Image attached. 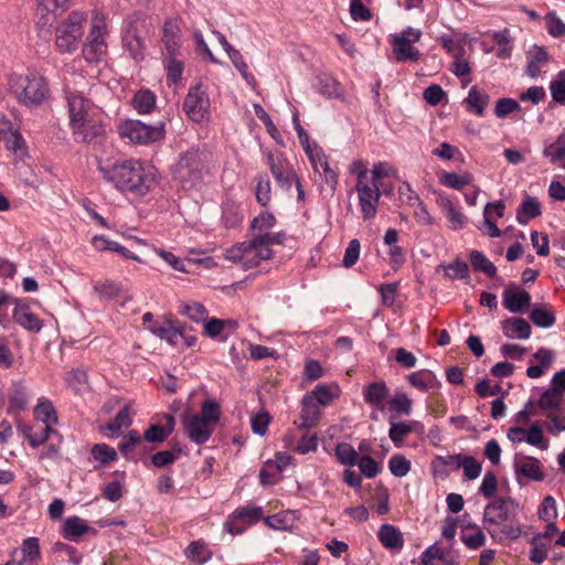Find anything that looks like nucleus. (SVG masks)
<instances>
[{"label":"nucleus","instance_id":"nucleus-44","mask_svg":"<svg viewBox=\"0 0 565 565\" xmlns=\"http://www.w3.org/2000/svg\"><path fill=\"white\" fill-rule=\"evenodd\" d=\"M180 313L194 322H204L207 319L206 308L196 301L182 303Z\"/></svg>","mask_w":565,"mask_h":565},{"label":"nucleus","instance_id":"nucleus-43","mask_svg":"<svg viewBox=\"0 0 565 565\" xmlns=\"http://www.w3.org/2000/svg\"><path fill=\"white\" fill-rule=\"evenodd\" d=\"M391 411H394L398 415H411L413 411V401L407 396L406 393H396L386 404Z\"/></svg>","mask_w":565,"mask_h":565},{"label":"nucleus","instance_id":"nucleus-14","mask_svg":"<svg viewBox=\"0 0 565 565\" xmlns=\"http://www.w3.org/2000/svg\"><path fill=\"white\" fill-rule=\"evenodd\" d=\"M355 190L358 192L359 205L361 207L363 218H374L381 198L380 185L377 183L356 182Z\"/></svg>","mask_w":565,"mask_h":565},{"label":"nucleus","instance_id":"nucleus-30","mask_svg":"<svg viewBox=\"0 0 565 565\" xmlns=\"http://www.w3.org/2000/svg\"><path fill=\"white\" fill-rule=\"evenodd\" d=\"M548 60L550 55L545 47L536 45L533 46L527 55V63L525 67L526 75L531 78H536L540 75L542 65L547 63Z\"/></svg>","mask_w":565,"mask_h":565},{"label":"nucleus","instance_id":"nucleus-15","mask_svg":"<svg viewBox=\"0 0 565 565\" xmlns=\"http://www.w3.org/2000/svg\"><path fill=\"white\" fill-rule=\"evenodd\" d=\"M263 515L259 507L248 505L236 509L225 523V529L233 535L241 534L250 524L256 523Z\"/></svg>","mask_w":565,"mask_h":565},{"label":"nucleus","instance_id":"nucleus-19","mask_svg":"<svg viewBox=\"0 0 565 565\" xmlns=\"http://www.w3.org/2000/svg\"><path fill=\"white\" fill-rule=\"evenodd\" d=\"M149 329L161 340L167 341L171 345H178L181 335H183L185 324L175 320H168L163 323L154 322Z\"/></svg>","mask_w":565,"mask_h":565},{"label":"nucleus","instance_id":"nucleus-35","mask_svg":"<svg viewBox=\"0 0 565 565\" xmlns=\"http://www.w3.org/2000/svg\"><path fill=\"white\" fill-rule=\"evenodd\" d=\"M17 427L24 434L25 439L32 448L40 447L50 438L52 434H56L53 427L44 426L36 431H32L30 427L21 424H18Z\"/></svg>","mask_w":565,"mask_h":565},{"label":"nucleus","instance_id":"nucleus-25","mask_svg":"<svg viewBox=\"0 0 565 565\" xmlns=\"http://www.w3.org/2000/svg\"><path fill=\"white\" fill-rule=\"evenodd\" d=\"M34 419L43 423L46 427H53L58 423L57 411L49 398H39L33 408Z\"/></svg>","mask_w":565,"mask_h":565},{"label":"nucleus","instance_id":"nucleus-21","mask_svg":"<svg viewBox=\"0 0 565 565\" xmlns=\"http://www.w3.org/2000/svg\"><path fill=\"white\" fill-rule=\"evenodd\" d=\"M407 381L411 386L420 392H435L440 387V382L435 373L427 369L409 373Z\"/></svg>","mask_w":565,"mask_h":565},{"label":"nucleus","instance_id":"nucleus-31","mask_svg":"<svg viewBox=\"0 0 565 565\" xmlns=\"http://www.w3.org/2000/svg\"><path fill=\"white\" fill-rule=\"evenodd\" d=\"M164 424H153L145 431V439L150 443L163 441L174 429V417L170 414L164 415Z\"/></svg>","mask_w":565,"mask_h":565},{"label":"nucleus","instance_id":"nucleus-46","mask_svg":"<svg viewBox=\"0 0 565 565\" xmlns=\"http://www.w3.org/2000/svg\"><path fill=\"white\" fill-rule=\"evenodd\" d=\"M439 182L455 190H461L465 185L470 184L471 175L468 173L457 174L455 172H443L439 174Z\"/></svg>","mask_w":565,"mask_h":565},{"label":"nucleus","instance_id":"nucleus-49","mask_svg":"<svg viewBox=\"0 0 565 565\" xmlns=\"http://www.w3.org/2000/svg\"><path fill=\"white\" fill-rule=\"evenodd\" d=\"M544 157L550 158L551 162L556 163L565 158V132L547 146L543 151Z\"/></svg>","mask_w":565,"mask_h":565},{"label":"nucleus","instance_id":"nucleus-29","mask_svg":"<svg viewBox=\"0 0 565 565\" xmlns=\"http://www.w3.org/2000/svg\"><path fill=\"white\" fill-rule=\"evenodd\" d=\"M377 537L382 545L388 550H401L404 545L403 534L392 524L381 525Z\"/></svg>","mask_w":565,"mask_h":565},{"label":"nucleus","instance_id":"nucleus-51","mask_svg":"<svg viewBox=\"0 0 565 565\" xmlns=\"http://www.w3.org/2000/svg\"><path fill=\"white\" fill-rule=\"evenodd\" d=\"M494 42L499 45L497 56L499 58H509L513 49L509 30H502L493 34Z\"/></svg>","mask_w":565,"mask_h":565},{"label":"nucleus","instance_id":"nucleus-54","mask_svg":"<svg viewBox=\"0 0 565 565\" xmlns=\"http://www.w3.org/2000/svg\"><path fill=\"white\" fill-rule=\"evenodd\" d=\"M388 469L397 478L405 477L411 470V461L403 455H394L390 458Z\"/></svg>","mask_w":565,"mask_h":565},{"label":"nucleus","instance_id":"nucleus-28","mask_svg":"<svg viewBox=\"0 0 565 565\" xmlns=\"http://www.w3.org/2000/svg\"><path fill=\"white\" fill-rule=\"evenodd\" d=\"M437 204L448 218L452 230H460L463 227L466 217L460 211L456 209L455 204L448 196L439 194L437 198Z\"/></svg>","mask_w":565,"mask_h":565},{"label":"nucleus","instance_id":"nucleus-1","mask_svg":"<svg viewBox=\"0 0 565 565\" xmlns=\"http://www.w3.org/2000/svg\"><path fill=\"white\" fill-rule=\"evenodd\" d=\"M70 128L76 142L90 143L105 132L103 111L81 92L66 88Z\"/></svg>","mask_w":565,"mask_h":565},{"label":"nucleus","instance_id":"nucleus-41","mask_svg":"<svg viewBox=\"0 0 565 565\" xmlns=\"http://www.w3.org/2000/svg\"><path fill=\"white\" fill-rule=\"evenodd\" d=\"M471 266L476 271H481L488 277H494L497 267L481 252L472 250L470 253Z\"/></svg>","mask_w":565,"mask_h":565},{"label":"nucleus","instance_id":"nucleus-36","mask_svg":"<svg viewBox=\"0 0 565 565\" xmlns=\"http://www.w3.org/2000/svg\"><path fill=\"white\" fill-rule=\"evenodd\" d=\"M156 95L149 89L138 90L131 100L134 109L138 114H150L156 106Z\"/></svg>","mask_w":565,"mask_h":565},{"label":"nucleus","instance_id":"nucleus-42","mask_svg":"<svg viewBox=\"0 0 565 565\" xmlns=\"http://www.w3.org/2000/svg\"><path fill=\"white\" fill-rule=\"evenodd\" d=\"M466 103L478 116H483L484 109L489 103V95L477 89V87H472L468 93Z\"/></svg>","mask_w":565,"mask_h":565},{"label":"nucleus","instance_id":"nucleus-17","mask_svg":"<svg viewBox=\"0 0 565 565\" xmlns=\"http://www.w3.org/2000/svg\"><path fill=\"white\" fill-rule=\"evenodd\" d=\"M72 1L73 0H38V24L41 26L49 25L57 14L65 12L71 7Z\"/></svg>","mask_w":565,"mask_h":565},{"label":"nucleus","instance_id":"nucleus-34","mask_svg":"<svg viewBox=\"0 0 565 565\" xmlns=\"http://www.w3.org/2000/svg\"><path fill=\"white\" fill-rule=\"evenodd\" d=\"M89 530L87 522L78 516H70L65 520L62 535L64 539L74 541L86 534Z\"/></svg>","mask_w":565,"mask_h":565},{"label":"nucleus","instance_id":"nucleus-23","mask_svg":"<svg viewBox=\"0 0 565 565\" xmlns=\"http://www.w3.org/2000/svg\"><path fill=\"white\" fill-rule=\"evenodd\" d=\"M164 55L180 54L181 30L175 20H167L162 28Z\"/></svg>","mask_w":565,"mask_h":565},{"label":"nucleus","instance_id":"nucleus-16","mask_svg":"<svg viewBox=\"0 0 565 565\" xmlns=\"http://www.w3.org/2000/svg\"><path fill=\"white\" fill-rule=\"evenodd\" d=\"M31 391L23 380L12 381L8 391L7 413L18 416L28 408Z\"/></svg>","mask_w":565,"mask_h":565},{"label":"nucleus","instance_id":"nucleus-38","mask_svg":"<svg viewBox=\"0 0 565 565\" xmlns=\"http://www.w3.org/2000/svg\"><path fill=\"white\" fill-rule=\"evenodd\" d=\"M131 405H125L116 415L114 420L107 425V429L111 433V435H119L124 428H127L131 425Z\"/></svg>","mask_w":565,"mask_h":565},{"label":"nucleus","instance_id":"nucleus-22","mask_svg":"<svg viewBox=\"0 0 565 565\" xmlns=\"http://www.w3.org/2000/svg\"><path fill=\"white\" fill-rule=\"evenodd\" d=\"M531 305V296L523 289L508 288L503 292V306L510 312L519 313L526 310Z\"/></svg>","mask_w":565,"mask_h":565},{"label":"nucleus","instance_id":"nucleus-59","mask_svg":"<svg viewBox=\"0 0 565 565\" xmlns=\"http://www.w3.org/2000/svg\"><path fill=\"white\" fill-rule=\"evenodd\" d=\"M92 456L96 461L106 465L110 461L116 460L117 452L114 448L106 444H96L92 448Z\"/></svg>","mask_w":565,"mask_h":565},{"label":"nucleus","instance_id":"nucleus-50","mask_svg":"<svg viewBox=\"0 0 565 565\" xmlns=\"http://www.w3.org/2000/svg\"><path fill=\"white\" fill-rule=\"evenodd\" d=\"M122 43L135 60L143 57V43L135 32L128 31L122 38Z\"/></svg>","mask_w":565,"mask_h":565},{"label":"nucleus","instance_id":"nucleus-55","mask_svg":"<svg viewBox=\"0 0 565 565\" xmlns=\"http://www.w3.org/2000/svg\"><path fill=\"white\" fill-rule=\"evenodd\" d=\"M563 396L559 393L548 388L544 391L537 401L540 408L545 411H555L559 407Z\"/></svg>","mask_w":565,"mask_h":565},{"label":"nucleus","instance_id":"nucleus-3","mask_svg":"<svg viewBox=\"0 0 565 565\" xmlns=\"http://www.w3.org/2000/svg\"><path fill=\"white\" fill-rule=\"evenodd\" d=\"M284 233H264L254 236L250 241L241 242L224 250V258L244 269H250L259 265L262 260L273 257L270 246L282 244Z\"/></svg>","mask_w":565,"mask_h":565},{"label":"nucleus","instance_id":"nucleus-62","mask_svg":"<svg viewBox=\"0 0 565 565\" xmlns=\"http://www.w3.org/2000/svg\"><path fill=\"white\" fill-rule=\"evenodd\" d=\"M307 395L312 397L313 402H316L320 407L329 405L334 397V394L326 384L317 385L316 388Z\"/></svg>","mask_w":565,"mask_h":565},{"label":"nucleus","instance_id":"nucleus-10","mask_svg":"<svg viewBox=\"0 0 565 565\" xmlns=\"http://www.w3.org/2000/svg\"><path fill=\"white\" fill-rule=\"evenodd\" d=\"M509 503L512 504L513 502L500 498L486 505L483 525L491 535L495 534L497 529H500L502 533L511 537H518L520 535V529L507 525L509 520Z\"/></svg>","mask_w":565,"mask_h":565},{"label":"nucleus","instance_id":"nucleus-56","mask_svg":"<svg viewBox=\"0 0 565 565\" xmlns=\"http://www.w3.org/2000/svg\"><path fill=\"white\" fill-rule=\"evenodd\" d=\"M530 319L535 326L541 328H550L556 321L554 313L544 308H534L530 313Z\"/></svg>","mask_w":565,"mask_h":565},{"label":"nucleus","instance_id":"nucleus-39","mask_svg":"<svg viewBox=\"0 0 565 565\" xmlns=\"http://www.w3.org/2000/svg\"><path fill=\"white\" fill-rule=\"evenodd\" d=\"M388 423V437L395 447L401 448L411 434L408 424L407 422H395L393 418H390Z\"/></svg>","mask_w":565,"mask_h":565},{"label":"nucleus","instance_id":"nucleus-33","mask_svg":"<svg viewBox=\"0 0 565 565\" xmlns=\"http://www.w3.org/2000/svg\"><path fill=\"white\" fill-rule=\"evenodd\" d=\"M541 213V205L537 202V200L526 195L522 204L518 209L516 221L520 224L525 225L529 223L530 220L540 216Z\"/></svg>","mask_w":565,"mask_h":565},{"label":"nucleus","instance_id":"nucleus-64","mask_svg":"<svg viewBox=\"0 0 565 565\" xmlns=\"http://www.w3.org/2000/svg\"><path fill=\"white\" fill-rule=\"evenodd\" d=\"M356 465L361 473L369 479L374 478L381 471L380 465L370 456L358 458Z\"/></svg>","mask_w":565,"mask_h":565},{"label":"nucleus","instance_id":"nucleus-26","mask_svg":"<svg viewBox=\"0 0 565 565\" xmlns=\"http://www.w3.org/2000/svg\"><path fill=\"white\" fill-rule=\"evenodd\" d=\"M460 540L469 550H478L486 543L483 531L472 523L461 525Z\"/></svg>","mask_w":565,"mask_h":565},{"label":"nucleus","instance_id":"nucleus-60","mask_svg":"<svg viewBox=\"0 0 565 565\" xmlns=\"http://www.w3.org/2000/svg\"><path fill=\"white\" fill-rule=\"evenodd\" d=\"M531 546H532L531 551H530L531 562H533L535 564H542L547 557L548 545L545 544L542 540H540L539 537H536L534 535L531 541Z\"/></svg>","mask_w":565,"mask_h":565},{"label":"nucleus","instance_id":"nucleus-9","mask_svg":"<svg viewBox=\"0 0 565 565\" xmlns=\"http://www.w3.org/2000/svg\"><path fill=\"white\" fill-rule=\"evenodd\" d=\"M106 17L103 13L96 11L92 19L87 41L82 49V55L86 62L99 63L106 56Z\"/></svg>","mask_w":565,"mask_h":565},{"label":"nucleus","instance_id":"nucleus-61","mask_svg":"<svg viewBox=\"0 0 565 565\" xmlns=\"http://www.w3.org/2000/svg\"><path fill=\"white\" fill-rule=\"evenodd\" d=\"M545 26L550 35L559 38L565 35V23L552 11L545 15Z\"/></svg>","mask_w":565,"mask_h":565},{"label":"nucleus","instance_id":"nucleus-6","mask_svg":"<svg viewBox=\"0 0 565 565\" xmlns=\"http://www.w3.org/2000/svg\"><path fill=\"white\" fill-rule=\"evenodd\" d=\"M220 419V406L212 399L202 404L201 414L184 417L183 424L189 439L198 445L206 443L213 434V426Z\"/></svg>","mask_w":565,"mask_h":565},{"label":"nucleus","instance_id":"nucleus-2","mask_svg":"<svg viewBox=\"0 0 565 565\" xmlns=\"http://www.w3.org/2000/svg\"><path fill=\"white\" fill-rule=\"evenodd\" d=\"M103 179L122 192L143 196L156 183V169L140 160L129 159L111 166H99Z\"/></svg>","mask_w":565,"mask_h":565},{"label":"nucleus","instance_id":"nucleus-5","mask_svg":"<svg viewBox=\"0 0 565 565\" xmlns=\"http://www.w3.org/2000/svg\"><path fill=\"white\" fill-rule=\"evenodd\" d=\"M10 92L25 106H39L49 97L46 79L38 73L11 74L8 78Z\"/></svg>","mask_w":565,"mask_h":565},{"label":"nucleus","instance_id":"nucleus-24","mask_svg":"<svg viewBox=\"0 0 565 565\" xmlns=\"http://www.w3.org/2000/svg\"><path fill=\"white\" fill-rule=\"evenodd\" d=\"M321 407L313 402L312 397L305 395L301 401V413L298 424L300 429H309L318 423L321 416Z\"/></svg>","mask_w":565,"mask_h":565},{"label":"nucleus","instance_id":"nucleus-52","mask_svg":"<svg viewBox=\"0 0 565 565\" xmlns=\"http://www.w3.org/2000/svg\"><path fill=\"white\" fill-rule=\"evenodd\" d=\"M440 559L445 563H448L446 558V552L443 547H440L438 544H433L428 546L419 557V565H435V561ZM450 565V564H446Z\"/></svg>","mask_w":565,"mask_h":565},{"label":"nucleus","instance_id":"nucleus-27","mask_svg":"<svg viewBox=\"0 0 565 565\" xmlns=\"http://www.w3.org/2000/svg\"><path fill=\"white\" fill-rule=\"evenodd\" d=\"M13 319L19 326L31 332H39L43 327L41 319L26 306L15 307Z\"/></svg>","mask_w":565,"mask_h":565},{"label":"nucleus","instance_id":"nucleus-18","mask_svg":"<svg viewBox=\"0 0 565 565\" xmlns=\"http://www.w3.org/2000/svg\"><path fill=\"white\" fill-rule=\"evenodd\" d=\"M390 390L384 381L370 383L363 387V398L366 404L380 412H385V401Z\"/></svg>","mask_w":565,"mask_h":565},{"label":"nucleus","instance_id":"nucleus-53","mask_svg":"<svg viewBox=\"0 0 565 565\" xmlns=\"http://www.w3.org/2000/svg\"><path fill=\"white\" fill-rule=\"evenodd\" d=\"M550 92L553 100L559 105H565V70L557 73L550 83Z\"/></svg>","mask_w":565,"mask_h":565},{"label":"nucleus","instance_id":"nucleus-58","mask_svg":"<svg viewBox=\"0 0 565 565\" xmlns=\"http://www.w3.org/2000/svg\"><path fill=\"white\" fill-rule=\"evenodd\" d=\"M222 221L227 228L238 226L243 221V214L239 206L227 204L223 210Z\"/></svg>","mask_w":565,"mask_h":565},{"label":"nucleus","instance_id":"nucleus-45","mask_svg":"<svg viewBox=\"0 0 565 565\" xmlns=\"http://www.w3.org/2000/svg\"><path fill=\"white\" fill-rule=\"evenodd\" d=\"M22 557L17 562V565L32 562L40 556V543L38 537H28L21 545Z\"/></svg>","mask_w":565,"mask_h":565},{"label":"nucleus","instance_id":"nucleus-20","mask_svg":"<svg viewBox=\"0 0 565 565\" xmlns=\"http://www.w3.org/2000/svg\"><path fill=\"white\" fill-rule=\"evenodd\" d=\"M514 469L520 483L522 482L521 478L533 481H542L544 479L540 461L534 457L523 456L516 458Z\"/></svg>","mask_w":565,"mask_h":565},{"label":"nucleus","instance_id":"nucleus-63","mask_svg":"<svg viewBox=\"0 0 565 565\" xmlns=\"http://www.w3.org/2000/svg\"><path fill=\"white\" fill-rule=\"evenodd\" d=\"M280 471L274 467L273 460H267L259 472L260 483L264 486H271L279 481Z\"/></svg>","mask_w":565,"mask_h":565},{"label":"nucleus","instance_id":"nucleus-48","mask_svg":"<svg viewBox=\"0 0 565 565\" xmlns=\"http://www.w3.org/2000/svg\"><path fill=\"white\" fill-rule=\"evenodd\" d=\"M0 141H2L4 143V147L8 150L13 151L14 153H18L19 151H21L23 148V145H24V140H23L22 136L17 130H12V129H9V130L1 129L0 130Z\"/></svg>","mask_w":565,"mask_h":565},{"label":"nucleus","instance_id":"nucleus-37","mask_svg":"<svg viewBox=\"0 0 565 565\" xmlns=\"http://www.w3.org/2000/svg\"><path fill=\"white\" fill-rule=\"evenodd\" d=\"M180 54L164 55L163 65L167 72V81L171 84H177L181 81L183 73V62L180 61Z\"/></svg>","mask_w":565,"mask_h":565},{"label":"nucleus","instance_id":"nucleus-7","mask_svg":"<svg viewBox=\"0 0 565 565\" xmlns=\"http://www.w3.org/2000/svg\"><path fill=\"white\" fill-rule=\"evenodd\" d=\"M121 139L134 145L147 146L164 138L166 127L163 122L147 125L137 119H126L117 127Z\"/></svg>","mask_w":565,"mask_h":565},{"label":"nucleus","instance_id":"nucleus-12","mask_svg":"<svg viewBox=\"0 0 565 565\" xmlns=\"http://www.w3.org/2000/svg\"><path fill=\"white\" fill-rule=\"evenodd\" d=\"M183 110L194 122H202L210 115V98L201 84L191 86L184 97Z\"/></svg>","mask_w":565,"mask_h":565},{"label":"nucleus","instance_id":"nucleus-57","mask_svg":"<svg viewBox=\"0 0 565 565\" xmlns=\"http://www.w3.org/2000/svg\"><path fill=\"white\" fill-rule=\"evenodd\" d=\"M526 443L542 450L547 449L548 441L543 436V430L539 423H534L526 430Z\"/></svg>","mask_w":565,"mask_h":565},{"label":"nucleus","instance_id":"nucleus-8","mask_svg":"<svg viewBox=\"0 0 565 565\" xmlns=\"http://www.w3.org/2000/svg\"><path fill=\"white\" fill-rule=\"evenodd\" d=\"M204 172L202 153L199 150H189L182 153L173 168V180L182 189L189 190L201 183Z\"/></svg>","mask_w":565,"mask_h":565},{"label":"nucleus","instance_id":"nucleus-11","mask_svg":"<svg viewBox=\"0 0 565 565\" xmlns=\"http://www.w3.org/2000/svg\"><path fill=\"white\" fill-rule=\"evenodd\" d=\"M422 38V31L407 26L402 30L398 34H391L388 42L392 46L393 54L397 62H417L422 53L418 49L413 46Z\"/></svg>","mask_w":565,"mask_h":565},{"label":"nucleus","instance_id":"nucleus-40","mask_svg":"<svg viewBox=\"0 0 565 565\" xmlns=\"http://www.w3.org/2000/svg\"><path fill=\"white\" fill-rule=\"evenodd\" d=\"M185 556L198 564H204L211 559L212 553L203 541H193L188 545Z\"/></svg>","mask_w":565,"mask_h":565},{"label":"nucleus","instance_id":"nucleus-32","mask_svg":"<svg viewBox=\"0 0 565 565\" xmlns=\"http://www.w3.org/2000/svg\"><path fill=\"white\" fill-rule=\"evenodd\" d=\"M503 333L511 339H529L531 337V326L523 318H510L503 322Z\"/></svg>","mask_w":565,"mask_h":565},{"label":"nucleus","instance_id":"nucleus-13","mask_svg":"<svg viewBox=\"0 0 565 565\" xmlns=\"http://www.w3.org/2000/svg\"><path fill=\"white\" fill-rule=\"evenodd\" d=\"M266 157L267 164L277 184L282 190L289 191L294 180L297 178V174L290 162L282 154H274L273 152H267Z\"/></svg>","mask_w":565,"mask_h":565},{"label":"nucleus","instance_id":"nucleus-4","mask_svg":"<svg viewBox=\"0 0 565 565\" xmlns=\"http://www.w3.org/2000/svg\"><path fill=\"white\" fill-rule=\"evenodd\" d=\"M87 20V11L73 10L57 23L54 31V44L57 52L72 54L77 51Z\"/></svg>","mask_w":565,"mask_h":565},{"label":"nucleus","instance_id":"nucleus-47","mask_svg":"<svg viewBox=\"0 0 565 565\" xmlns=\"http://www.w3.org/2000/svg\"><path fill=\"white\" fill-rule=\"evenodd\" d=\"M335 457L340 463L353 467L358 462L359 455L352 445L341 443L335 447Z\"/></svg>","mask_w":565,"mask_h":565}]
</instances>
